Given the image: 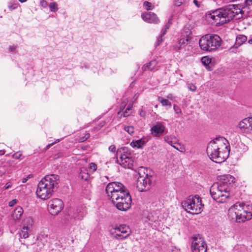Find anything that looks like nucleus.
<instances>
[{
	"instance_id": "obj_54",
	"label": "nucleus",
	"mask_w": 252,
	"mask_h": 252,
	"mask_svg": "<svg viewBox=\"0 0 252 252\" xmlns=\"http://www.w3.org/2000/svg\"><path fill=\"white\" fill-rule=\"evenodd\" d=\"M4 153H5V152L4 150H0V156L4 155Z\"/></svg>"
},
{
	"instance_id": "obj_15",
	"label": "nucleus",
	"mask_w": 252,
	"mask_h": 252,
	"mask_svg": "<svg viewBox=\"0 0 252 252\" xmlns=\"http://www.w3.org/2000/svg\"><path fill=\"white\" fill-rule=\"evenodd\" d=\"M238 128L242 133H249L252 130V118H245L238 125Z\"/></svg>"
},
{
	"instance_id": "obj_2",
	"label": "nucleus",
	"mask_w": 252,
	"mask_h": 252,
	"mask_svg": "<svg viewBox=\"0 0 252 252\" xmlns=\"http://www.w3.org/2000/svg\"><path fill=\"white\" fill-rule=\"evenodd\" d=\"M235 182V178L230 175H224L221 177L220 183L213 184L210 189L212 198L217 202L224 203L230 196V188Z\"/></svg>"
},
{
	"instance_id": "obj_10",
	"label": "nucleus",
	"mask_w": 252,
	"mask_h": 252,
	"mask_svg": "<svg viewBox=\"0 0 252 252\" xmlns=\"http://www.w3.org/2000/svg\"><path fill=\"white\" fill-rule=\"evenodd\" d=\"M112 202L120 211H126L131 207V197L128 190Z\"/></svg>"
},
{
	"instance_id": "obj_29",
	"label": "nucleus",
	"mask_w": 252,
	"mask_h": 252,
	"mask_svg": "<svg viewBox=\"0 0 252 252\" xmlns=\"http://www.w3.org/2000/svg\"><path fill=\"white\" fill-rule=\"evenodd\" d=\"M143 6L145 7V9L147 10H152L154 8L155 6L152 3L145 1L143 3Z\"/></svg>"
},
{
	"instance_id": "obj_32",
	"label": "nucleus",
	"mask_w": 252,
	"mask_h": 252,
	"mask_svg": "<svg viewBox=\"0 0 252 252\" xmlns=\"http://www.w3.org/2000/svg\"><path fill=\"white\" fill-rule=\"evenodd\" d=\"M50 10L52 12H56L58 10V4L56 2H53L50 3L49 5Z\"/></svg>"
},
{
	"instance_id": "obj_1",
	"label": "nucleus",
	"mask_w": 252,
	"mask_h": 252,
	"mask_svg": "<svg viewBox=\"0 0 252 252\" xmlns=\"http://www.w3.org/2000/svg\"><path fill=\"white\" fill-rule=\"evenodd\" d=\"M243 13L241 6L231 4L213 11L208 15V18L215 21L217 25H222L234 18L236 19L242 18Z\"/></svg>"
},
{
	"instance_id": "obj_19",
	"label": "nucleus",
	"mask_w": 252,
	"mask_h": 252,
	"mask_svg": "<svg viewBox=\"0 0 252 252\" xmlns=\"http://www.w3.org/2000/svg\"><path fill=\"white\" fill-rule=\"evenodd\" d=\"M157 61L156 60H152L149 63L144 65L142 67V70L143 71H153L155 70H158V68L157 67Z\"/></svg>"
},
{
	"instance_id": "obj_5",
	"label": "nucleus",
	"mask_w": 252,
	"mask_h": 252,
	"mask_svg": "<svg viewBox=\"0 0 252 252\" xmlns=\"http://www.w3.org/2000/svg\"><path fill=\"white\" fill-rule=\"evenodd\" d=\"M252 206L249 204L237 203L228 210V215L232 220L240 223L252 218Z\"/></svg>"
},
{
	"instance_id": "obj_17",
	"label": "nucleus",
	"mask_w": 252,
	"mask_h": 252,
	"mask_svg": "<svg viewBox=\"0 0 252 252\" xmlns=\"http://www.w3.org/2000/svg\"><path fill=\"white\" fill-rule=\"evenodd\" d=\"M143 21L147 23L158 24L159 23V19L157 15L154 12H145L141 15Z\"/></svg>"
},
{
	"instance_id": "obj_8",
	"label": "nucleus",
	"mask_w": 252,
	"mask_h": 252,
	"mask_svg": "<svg viewBox=\"0 0 252 252\" xmlns=\"http://www.w3.org/2000/svg\"><path fill=\"white\" fill-rule=\"evenodd\" d=\"M106 192L111 201L115 200L120 196L128 191L126 187L120 182H113L107 184L105 189Z\"/></svg>"
},
{
	"instance_id": "obj_49",
	"label": "nucleus",
	"mask_w": 252,
	"mask_h": 252,
	"mask_svg": "<svg viewBox=\"0 0 252 252\" xmlns=\"http://www.w3.org/2000/svg\"><path fill=\"white\" fill-rule=\"evenodd\" d=\"M29 178V176L27 177L26 178H23L22 179V183H25L28 181Z\"/></svg>"
},
{
	"instance_id": "obj_13",
	"label": "nucleus",
	"mask_w": 252,
	"mask_h": 252,
	"mask_svg": "<svg viewBox=\"0 0 252 252\" xmlns=\"http://www.w3.org/2000/svg\"><path fill=\"white\" fill-rule=\"evenodd\" d=\"M63 207V201L59 198L50 200L48 204V209L52 215H56L61 211Z\"/></svg>"
},
{
	"instance_id": "obj_3",
	"label": "nucleus",
	"mask_w": 252,
	"mask_h": 252,
	"mask_svg": "<svg viewBox=\"0 0 252 252\" xmlns=\"http://www.w3.org/2000/svg\"><path fill=\"white\" fill-rule=\"evenodd\" d=\"M59 177L56 174L46 175L38 184L36 193L41 199H47L58 188Z\"/></svg>"
},
{
	"instance_id": "obj_51",
	"label": "nucleus",
	"mask_w": 252,
	"mask_h": 252,
	"mask_svg": "<svg viewBox=\"0 0 252 252\" xmlns=\"http://www.w3.org/2000/svg\"><path fill=\"white\" fill-rule=\"evenodd\" d=\"M157 220V218H151L150 216H149V220L153 221H156Z\"/></svg>"
},
{
	"instance_id": "obj_22",
	"label": "nucleus",
	"mask_w": 252,
	"mask_h": 252,
	"mask_svg": "<svg viewBox=\"0 0 252 252\" xmlns=\"http://www.w3.org/2000/svg\"><path fill=\"white\" fill-rule=\"evenodd\" d=\"M163 138L165 142L172 147L179 142L178 139L174 135H166Z\"/></svg>"
},
{
	"instance_id": "obj_14",
	"label": "nucleus",
	"mask_w": 252,
	"mask_h": 252,
	"mask_svg": "<svg viewBox=\"0 0 252 252\" xmlns=\"http://www.w3.org/2000/svg\"><path fill=\"white\" fill-rule=\"evenodd\" d=\"M151 180L147 174L145 177H140L137 179V188L139 191H146L150 188Z\"/></svg>"
},
{
	"instance_id": "obj_46",
	"label": "nucleus",
	"mask_w": 252,
	"mask_h": 252,
	"mask_svg": "<svg viewBox=\"0 0 252 252\" xmlns=\"http://www.w3.org/2000/svg\"><path fill=\"white\" fill-rule=\"evenodd\" d=\"M171 24V22H170V20H169V21H168V22L166 24V25H165V28H165V29H167V30H168V29L169 28V27H170V26Z\"/></svg>"
},
{
	"instance_id": "obj_12",
	"label": "nucleus",
	"mask_w": 252,
	"mask_h": 252,
	"mask_svg": "<svg viewBox=\"0 0 252 252\" xmlns=\"http://www.w3.org/2000/svg\"><path fill=\"white\" fill-rule=\"evenodd\" d=\"M112 237L118 240H123L127 238L130 234V229L125 224L120 225L111 230Z\"/></svg>"
},
{
	"instance_id": "obj_59",
	"label": "nucleus",
	"mask_w": 252,
	"mask_h": 252,
	"mask_svg": "<svg viewBox=\"0 0 252 252\" xmlns=\"http://www.w3.org/2000/svg\"><path fill=\"white\" fill-rule=\"evenodd\" d=\"M59 141H60L59 139L57 140V142H59Z\"/></svg>"
},
{
	"instance_id": "obj_33",
	"label": "nucleus",
	"mask_w": 252,
	"mask_h": 252,
	"mask_svg": "<svg viewBox=\"0 0 252 252\" xmlns=\"http://www.w3.org/2000/svg\"><path fill=\"white\" fill-rule=\"evenodd\" d=\"M211 59L208 57H204L201 59L202 63L205 66L208 65L211 63Z\"/></svg>"
},
{
	"instance_id": "obj_21",
	"label": "nucleus",
	"mask_w": 252,
	"mask_h": 252,
	"mask_svg": "<svg viewBox=\"0 0 252 252\" xmlns=\"http://www.w3.org/2000/svg\"><path fill=\"white\" fill-rule=\"evenodd\" d=\"M31 225H24L23 228L21 231L19 232V237L20 238H23L24 239L27 238L29 237V231L31 229Z\"/></svg>"
},
{
	"instance_id": "obj_35",
	"label": "nucleus",
	"mask_w": 252,
	"mask_h": 252,
	"mask_svg": "<svg viewBox=\"0 0 252 252\" xmlns=\"http://www.w3.org/2000/svg\"><path fill=\"white\" fill-rule=\"evenodd\" d=\"M125 131L127 132L130 135H132L134 133V127L132 126H127L124 128Z\"/></svg>"
},
{
	"instance_id": "obj_40",
	"label": "nucleus",
	"mask_w": 252,
	"mask_h": 252,
	"mask_svg": "<svg viewBox=\"0 0 252 252\" xmlns=\"http://www.w3.org/2000/svg\"><path fill=\"white\" fill-rule=\"evenodd\" d=\"M18 202V200L16 199H12V200L10 201L8 203V205L10 207H12L14 205H15Z\"/></svg>"
},
{
	"instance_id": "obj_28",
	"label": "nucleus",
	"mask_w": 252,
	"mask_h": 252,
	"mask_svg": "<svg viewBox=\"0 0 252 252\" xmlns=\"http://www.w3.org/2000/svg\"><path fill=\"white\" fill-rule=\"evenodd\" d=\"M158 99L163 106L171 107V103L168 99L163 98H159Z\"/></svg>"
},
{
	"instance_id": "obj_45",
	"label": "nucleus",
	"mask_w": 252,
	"mask_h": 252,
	"mask_svg": "<svg viewBox=\"0 0 252 252\" xmlns=\"http://www.w3.org/2000/svg\"><path fill=\"white\" fill-rule=\"evenodd\" d=\"M80 176L81 177L82 179H84L85 180H87L89 177V175L88 174H86L85 175H82L81 173H80Z\"/></svg>"
},
{
	"instance_id": "obj_11",
	"label": "nucleus",
	"mask_w": 252,
	"mask_h": 252,
	"mask_svg": "<svg viewBox=\"0 0 252 252\" xmlns=\"http://www.w3.org/2000/svg\"><path fill=\"white\" fill-rule=\"evenodd\" d=\"M191 249L193 252H206L207 246L204 238L199 234L192 237Z\"/></svg>"
},
{
	"instance_id": "obj_39",
	"label": "nucleus",
	"mask_w": 252,
	"mask_h": 252,
	"mask_svg": "<svg viewBox=\"0 0 252 252\" xmlns=\"http://www.w3.org/2000/svg\"><path fill=\"white\" fill-rule=\"evenodd\" d=\"M21 156L22 154L19 153V152H16L14 153L12 156L13 158L17 159H20Z\"/></svg>"
},
{
	"instance_id": "obj_30",
	"label": "nucleus",
	"mask_w": 252,
	"mask_h": 252,
	"mask_svg": "<svg viewBox=\"0 0 252 252\" xmlns=\"http://www.w3.org/2000/svg\"><path fill=\"white\" fill-rule=\"evenodd\" d=\"M173 109L174 110L175 114L177 115L176 117L179 118L182 115L183 113L182 110L178 106L176 105H174Z\"/></svg>"
},
{
	"instance_id": "obj_48",
	"label": "nucleus",
	"mask_w": 252,
	"mask_h": 252,
	"mask_svg": "<svg viewBox=\"0 0 252 252\" xmlns=\"http://www.w3.org/2000/svg\"><path fill=\"white\" fill-rule=\"evenodd\" d=\"M16 48H17L16 46H10L9 47V51L11 52H14Z\"/></svg>"
},
{
	"instance_id": "obj_36",
	"label": "nucleus",
	"mask_w": 252,
	"mask_h": 252,
	"mask_svg": "<svg viewBox=\"0 0 252 252\" xmlns=\"http://www.w3.org/2000/svg\"><path fill=\"white\" fill-rule=\"evenodd\" d=\"M90 136V134L89 133H86L84 134V136L80 137L78 139L79 142H83L87 140Z\"/></svg>"
},
{
	"instance_id": "obj_52",
	"label": "nucleus",
	"mask_w": 252,
	"mask_h": 252,
	"mask_svg": "<svg viewBox=\"0 0 252 252\" xmlns=\"http://www.w3.org/2000/svg\"><path fill=\"white\" fill-rule=\"evenodd\" d=\"M193 2L198 7L199 6V4L198 3V1H197V0H194Z\"/></svg>"
},
{
	"instance_id": "obj_9",
	"label": "nucleus",
	"mask_w": 252,
	"mask_h": 252,
	"mask_svg": "<svg viewBox=\"0 0 252 252\" xmlns=\"http://www.w3.org/2000/svg\"><path fill=\"white\" fill-rule=\"evenodd\" d=\"M116 155L120 157L118 160L120 164L125 168L131 169L133 167L134 159L128 148L122 147L117 150Z\"/></svg>"
},
{
	"instance_id": "obj_20",
	"label": "nucleus",
	"mask_w": 252,
	"mask_h": 252,
	"mask_svg": "<svg viewBox=\"0 0 252 252\" xmlns=\"http://www.w3.org/2000/svg\"><path fill=\"white\" fill-rule=\"evenodd\" d=\"M189 41V38L187 37H183L180 39L177 44L174 45V49L176 50H181L182 48L188 45Z\"/></svg>"
},
{
	"instance_id": "obj_34",
	"label": "nucleus",
	"mask_w": 252,
	"mask_h": 252,
	"mask_svg": "<svg viewBox=\"0 0 252 252\" xmlns=\"http://www.w3.org/2000/svg\"><path fill=\"white\" fill-rule=\"evenodd\" d=\"M187 87L188 89L191 92H195L197 88L196 86L192 83H188Z\"/></svg>"
},
{
	"instance_id": "obj_26",
	"label": "nucleus",
	"mask_w": 252,
	"mask_h": 252,
	"mask_svg": "<svg viewBox=\"0 0 252 252\" xmlns=\"http://www.w3.org/2000/svg\"><path fill=\"white\" fill-rule=\"evenodd\" d=\"M132 108V105H128L127 108H126V110L123 112V113L122 114L121 111H120L118 112V116L120 117H121L122 116V115H123V116L124 117L128 116L131 113L130 111H131Z\"/></svg>"
},
{
	"instance_id": "obj_41",
	"label": "nucleus",
	"mask_w": 252,
	"mask_h": 252,
	"mask_svg": "<svg viewBox=\"0 0 252 252\" xmlns=\"http://www.w3.org/2000/svg\"><path fill=\"white\" fill-rule=\"evenodd\" d=\"M8 7L10 10H13L17 7V3H14L13 4L9 3Z\"/></svg>"
},
{
	"instance_id": "obj_6",
	"label": "nucleus",
	"mask_w": 252,
	"mask_h": 252,
	"mask_svg": "<svg viewBox=\"0 0 252 252\" xmlns=\"http://www.w3.org/2000/svg\"><path fill=\"white\" fill-rule=\"evenodd\" d=\"M221 39L219 35L207 34L201 37L199 44L202 50L212 52L218 49L221 45Z\"/></svg>"
},
{
	"instance_id": "obj_18",
	"label": "nucleus",
	"mask_w": 252,
	"mask_h": 252,
	"mask_svg": "<svg viewBox=\"0 0 252 252\" xmlns=\"http://www.w3.org/2000/svg\"><path fill=\"white\" fill-rule=\"evenodd\" d=\"M86 214V212L82 207H79L76 210H70L68 213V217L70 219L81 220Z\"/></svg>"
},
{
	"instance_id": "obj_23",
	"label": "nucleus",
	"mask_w": 252,
	"mask_h": 252,
	"mask_svg": "<svg viewBox=\"0 0 252 252\" xmlns=\"http://www.w3.org/2000/svg\"><path fill=\"white\" fill-rule=\"evenodd\" d=\"M23 214V208L20 206H18L12 214L11 216L15 220H19L21 219Z\"/></svg>"
},
{
	"instance_id": "obj_42",
	"label": "nucleus",
	"mask_w": 252,
	"mask_h": 252,
	"mask_svg": "<svg viewBox=\"0 0 252 252\" xmlns=\"http://www.w3.org/2000/svg\"><path fill=\"white\" fill-rule=\"evenodd\" d=\"M109 150L112 153H115L116 151V148L114 145H112L109 147Z\"/></svg>"
},
{
	"instance_id": "obj_53",
	"label": "nucleus",
	"mask_w": 252,
	"mask_h": 252,
	"mask_svg": "<svg viewBox=\"0 0 252 252\" xmlns=\"http://www.w3.org/2000/svg\"><path fill=\"white\" fill-rule=\"evenodd\" d=\"M41 3L42 4V5L43 4H45L46 5H47V2H46V1L43 0L41 1Z\"/></svg>"
},
{
	"instance_id": "obj_43",
	"label": "nucleus",
	"mask_w": 252,
	"mask_h": 252,
	"mask_svg": "<svg viewBox=\"0 0 252 252\" xmlns=\"http://www.w3.org/2000/svg\"><path fill=\"white\" fill-rule=\"evenodd\" d=\"M12 186V184L10 182H8L6 183L5 186H4L3 188L4 189H8L10 188Z\"/></svg>"
},
{
	"instance_id": "obj_44",
	"label": "nucleus",
	"mask_w": 252,
	"mask_h": 252,
	"mask_svg": "<svg viewBox=\"0 0 252 252\" xmlns=\"http://www.w3.org/2000/svg\"><path fill=\"white\" fill-rule=\"evenodd\" d=\"M163 39L162 38V37L160 35V36L157 39V46H158L160 45V44L163 41Z\"/></svg>"
},
{
	"instance_id": "obj_58",
	"label": "nucleus",
	"mask_w": 252,
	"mask_h": 252,
	"mask_svg": "<svg viewBox=\"0 0 252 252\" xmlns=\"http://www.w3.org/2000/svg\"><path fill=\"white\" fill-rule=\"evenodd\" d=\"M142 112H141L140 113V115H141V116H142Z\"/></svg>"
},
{
	"instance_id": "obj_24",
	"label": "nucleus",
	"mask_w": 252,
	"mask_h": 252,
	"mask_svg": "<svg viewBox=\"0 0 252 252\" xmlns=\"http://www.w3.org/2000/svg\"><path fill=\"white\" fill-rule=\"evenodd\" d=\"M147 142V140L145 138H142L140 139L132 141L130 145L133 148L139 149L142 148Z\"/></svg>"
},
{
	"instance_id": "obj_38",
	"label": "nucleus",
	"mask_w": 252,
	"mask_h": 252,
	"mask_svg": "<svg viewBox=\"0 0 252 252\" xmlns=\"http://www.w3.org/2000/svg\"><path fill=\"white\" fill-rule=\"evenodd\" d=\"M186 0H174V4L177 6H179L185 2Z\"/></svg>"
},
{
	"instance_id": "obj_47",
	"label": "nucleus",
	"mask_w": 252,
	"mask_h": 252,
	"mask_svg": "<svg viewBox=\"0 0 252 252\" xmlns=\"http://www.w3.org/2000/svg\"><path fill=\"white\" fill-rule=\"evenodd\" d=\"M166 32H167V29H166L165 28L164 29H163L161 31L160 36H161V37H163L166 34Z\"/></svg>"
},
{
	"instance_id": "obj_55",
	"label": "nucleus",
	"mask_w": 252,
	"mask_h": 252,
	"mask_svg": "<svg viewBox=\"0 0 252 252\" xmlns=\"http://www.w3.org/2000/svg\"><path fill=\"white\" fill-rule=\"evenodd\" d=\"M53 144H54V143H52L49 144L48 145V148L50 147H51V146H52Z\"/></svg>"
},
{
	"instance_id": "obj_27",
	"label": "nucleus",
	"mask_w": 252,
	"mask_h": 252,
	"mask_svg": "<svg viewBox=\"0 0 252 252\" xmlns=\"http://www.w3.org/2000/svg\"><path fill=\"white\" fill-rule=\"evenodd\" d=\"M48 239L47 235H42L39 236L37 238L38 242L37 244L39 246L42 245V246L44 245L45 243L47 242Z\"/></svg>"
},
{
	"instance_id": "obj_16",
	"label": "nucleus",
	"mask_w": 252,
	"mask_h": 252,
	"mask_svg": "<svg viewBox=\"0 0 252 252\" xmlns=\"http://www.w3.org/2000/svg\"><path fill=\"white\" fill-rule=\"evenodd\" d=\"M166 127L161 122H157L151 128V132L154 137H159L165 132Z\"/></svg>"
},
{
	"instance_id": "obj_37",
	"label": "nucleus",
	"mask_w": 252,
	"mask_h": 252,
	"mask_svg": "<svg viewBox=\"0 0 252 252\" xmlns=\"http://www.w3.org/2000/svg\"><path fill=\"white\" fill-rule=\"evenodd\" d=\"M89 168L90 171L94 172L97 169V165L94 162H91L89 164Z\"/></svg>"
},
{
	"instance_id": "obj_56",
	"label": "nucleus",
	"mask_w": 252,
	"mask_h": 252,
	"mask_svg": "<svg viewBox=\"0 0 252 252\" xmlns=\"http://www.w3.org/2000/svg\"><path fill=\"white\" fill-rule=\"evenodd\" d=\"M248 42H249L250 44H252V39H250L249 40Z\"/></svg>"
},
{
	"instance_id": "obj_31",
	"label": "nucleus",
	"mask_w": 252,
	"mask_h": 252,
	"mask_svg": "<svg viewBox=\"0 0 252 252\" xmlns=\"http://www.w3.org/2000/svg\"><path fill=\"white\" fill-rule=\"evenodd\" d=\"M173 147L178 151L184 153L185 152L186 150L183 145H182L181 144L177 142V143L175 144L174 146H173Z\"/></svg>"
},
{
	"instance_id": "obj_50",
	"label": "nucleus",
	"mask_w": 252,
	"mask_h": 252,
	"mask_svg": "<svg viewBox=\"0 0 252 252\" xmlns=\"http://www.w3.org/2000/svg\"><path fill=\"white\" fill-rule=\"evenodd\" d=\"M246 2L248 4H251L252 5V0H246Z\"/></svg>"
},
{
	"instance_id": "obj_4",
	"label": "nucleus",
	"mask_w": 252,
	"mask_h": 252,
	"mask_svg": "<svg viewBox=\"0 0 252 252\" xmlns=\"http://www.w3.org/2000/svg\"><path fill=\"white\" fill-rule=\"evenodd\" d=\"M228 143L227 140L223 137H217L211 141L206 149L210 159L217 163L224 161L226 159V156L222 150L224 148H227Z\"/></svg>"
},
{
	"instance_id": "obj_7",
	"label": "nucleus",
	"mask_w": 252,
	"mask_h": 252,
	"mask_svg": "<svg viewBox=\"0 0 252 252\" xmlns=\"http://www.w3.org/2000/svg\"><path fill=\"white\" fill-rule=\"evenodd\" d=\"M182 205L187 212L192 214H199L203 210V204L197 195L189 196L187 200L182 202Z\"/></svg>"
},
{
	"instance_id": "obj_25",
	"label": "nucleus",
	"mask_w": 252,
	"mask_h": 252,
	"mask_svg": "<svg viewBox=\"0 0 252 252\" xmlns=\"http://www.w3.org/2000/svg\"><path fill=\"white\" fill-rule=\"evenodd\" d=\"M247 40V37L245 35H239L236 39V44L240 46L245 42Z\"/></svg>"
},
{
	"instance_id": "obj_57",
	"label": "nucleus",
	"mask_w": 252,
	"mask_h": 252,
	"mask_svg": "<svg viewBox=\"0 0 252 252\" xmlns=\"http://www.w3.org/2000/svg\"><path fill=\"white\" fill-rule=\"evenodd\" d=\"M20 2H24L26 1L27 0H19Z\"/></svg>"
}]
</instances>
